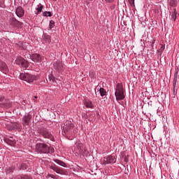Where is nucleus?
<instances>
[{
    "instance_id": "3",
    "label": "nucleus",
    "mask_w": 179,
    "mask_h": 179,
    "mask_svg": "<svg viewBox=\"0 0 179 179\" xmlns=\"http://www.w3.org/2000/svg\"><path fill=\"white\" fill-rule=\"evenodd\" d=\"M36 149L39 153H54V148H50L48 145L43 143H37Z\"/></svg>"
},
{
    "instance_id": "8",
    "label": "nucleus",
    "mask_w": 179,
    "mask_h": 179,
    "mask_svg": "<svg viewBox=\"0 0 179 179\" xmlns=\"http://www.w3.org/2000/svg\"><path fill=\"white\" fill-rule=\"evenodd\" d=\"M53 67L55 71H57L59 73H62L64 72V64L61 61H57L53 64Z\"/></svg>"
},
{
    "instance_id": "29",
    "label": "nucleus",
    "mask_w": 179,
    "mask_h": 179,
    "mask_svg": "<svg viewBox=\"0 0 179 179\" xmlns=\"http://www.w3.org/2000/svg\"><path fill=\"white\" fill-rule=\"evenodd\" d=\"M166 48V46H164V45H161V47H160V49H159V51L160 52H163L164 51V49Z\"/></svg>"
},
{
    "instance_id": "19",
    "label": "nucleus",
    "mask_w": 179,
    "mask_h": 179,
    "mask_svg": "<svg viewBox=\"0 0 179 179\" xmlns=\"http://www.w3.org/2000/svg\"><path fill=\"white\" fill-rule=\"evenodd\" d=\"M100 95L101 97H104V96H107V91L103 87L99 89Z\"/></svg>"
},
{
    "instance_id": "26",
    "label": "nucleus",
    "mask_w": 179,
    "mask_h": 179,
    "mask_svg": "<svg viewBox=\"0 0 179 179\" xmlns=\"http://www.w3.org/2000/svg\"><path fill=\"white\" fill-rule=\"evenodd\" d=\"M15 171V166H10L6 169V173H13Z\"/></svg>"
},
{
    "instance_id": "32",
    "label": "nucleus",
    "mask_w": 179,
    "mask_h": 179,
    "mask_svg": "<svg viewBox=\"0 0 179 179\" xmlns=\"http://www.w3.org/2000/svg\"><path fill=\"white\" fill-rule=\"evenodd\" d=\"M107 3H112L115 0H105Z\"/></svg>"
},
{
    "instance_id": "13",
    "label": "nucleus",
    "mask_w": 179,
    "mask_h": 179,
    "mask_svg": "<svg viewBox=\"0 0 179 179\" xmlns=\"http://www.w3.org/2000/svg\"><path fill=\"white\" fill-rule=\"evenodd\" d=\"M51 170H53L57 174H64V171L56 166L55 165H52L50 166Z\"/></svg>"
},
{
    "instance_id": "37",
    "label": "nucleus",
    "mask_w": 179,
    "mask_h": 179,
    "mask_svg": "<svg viewBox=\"0 0 179 179\" xmlns=\"http://www.w3.org/2000/svg\"><path fill=\"white\" fill-rule=\"evenodd\" d=\"M34 99H37V96H34Z\"/></svg>"
},
{
    "instance_id": "36",
    "label": "nucleus",
    "mask_w": 179,
    "mask_h": 179,
    "mask_svg": "<svg viewBox=\"0 0 179 179\" xmlns=\"http://www.w3.org/2000/svg\"><path fill=\"white\" fill-rule=\"evenodd\" d=\"M51 176H52V175L50 174V173H48V176H47V177H51Z\"/></svg>"
},
{
    "instance_id": "25",
    "label": "nucleus",
    "mask_w": 179,
    "mask_h": 179,
    "mask_svg": "<svg viewBox=\"0 0 179 179\" xmlns=\"http://www.w3.org/2000/svg\"><path fill=\"white\" fill-rule=\"evenodd\" d=\"M43 16L51 17V16H52V13L50 11H45L43 13Z\"/></svg>"
},
{
    "instance_id": "7",
    "label": "nucleus",
    "mask_w": 179,
    "mask_h": 179,
    "mask_svg": "<svg viewBox=\"0 0 179 179\" xmlns=\"http://www.w3.org/2000/svg\"><path fill=\"white\" fill-rule=\"evenodd\" d=\"M117 162V158L114 155H108L103 157V164H114Z\"/></svg>"
},
{
    "instance_id": "17",
    "label": "nucleus",
    "mask_w": 179,
    "mask_h": 179,
    "mask_svg": "<svg viewBox=\"0 0 179 179\" xmlns=\"http://www.w3.org/2000/svg\"><path fill=\"white\" fill-rule=\"evenodd\" d=\"M84 105L87 108H93V103L91 101H85Z\"/></svg>"
},
{
    "instance_id": "31",
    "label": "nucleus",
    "mask_w": 179,
    "mask_h": 179,
    "mask_svg": "<svg viewBox=\"0 0 179 179\" xmlns=\"http://www.w3.org/2000/svg\"><path fill=\"white\" fill-rule=\"evenodd\" d=\"M48 79H49L50 81L52 80V82H54V79L52 78V75L49 76Z\"/></svg>"
},
{
    "instance_id": "12",
    "label": "nucleus",
    "mask_w": 179,
    "mask_h": 179,
    "mask_svg": "<svg viewBox=\"0 0 179 179\" xmlns=\"http://www.w3.org/2000/svg\"><path fill=\"white\" fill-rule=\"evenodd\" d=\"M15 13L18 17H22L24 15V10H23V8L19 6L15 9Z\"/></svg>"
},
{
    "instance_id": "30",
    "label": "nucleus",
    "mask_w": 179,
    "mask_h": 179,
    "mask_svg": "<svg viewBox=\"0 0 179 179\" xmlns=\"http://www.w3.org/2000/svg\"><path fill=\"white\" fill-rule=\"evenodd\" d=\"M20 179H31L27 176H21Z\"/></svg>"
},
{
    "instance_id": "21",
    "label": "nucleus",
    "mask_w": 179,
    "mask_h": 179,
    "mask_svg": "<svg viewBox=\"0 0 179 179\" xmlns=\"http://www.w3.org/2000/svg\"><path fill=\"white\" fill-rule=\"evenodd\" d=\"M169 4L173 8H176V6H177L178 4V1L177 0H170Z\"/></svg>"
},
{
    "instance_id": "14",
    "label": "nucleus",
    "mask_w": 179,
    "mask_h": 179,
    "mask_svg": "<svg viewBox=\"0 0 179 179\" xmlns=\"http://www.w3.org/2000/svg\"><path fill=\"white\" fill-rule=\"evenodd\" d=\"M43 40L45 44H50V43H51V36L47 34H44Z\"/></svg>"
},
{
    "instance_id": "34",
    "label": "nucleus",
    "mask_w": 179,
    "mask_h": 179,
    "mask_svg": "<svg viewBox=\"0 0 179 179\" xmlns=\"http://www.w3.org/2000/svg\"><path fill=\"white\" fill-rule=\"evenodd\" d=\"M129 3H134L135 2V0H129Z\"/></svg>"
},
{
    "instance_id": "18",
    "label": "nucleus",
    "mask_w": 179,
    "mask_h": 179,
    "mask_svg": "<svg viewBox=\"0 0 179 179\" xmlns=\"http://www.w3.org/2000/svg\"><path fill=\"white\" fill-rule=\"evenodd\" d=\"M54 162L57 163V164H59V166H62V167H66V164L59 159H54Z\"/></svg>"
},
{
    "instance_id": "28",
    "label": "nucleus",
    "mask_w": 179,
    "mask_h": 179,
    "mask_svg": "<svg viewBox=\"0 0 179 179\" xmlns=\"http://www.w3.org/2000/svg\"><path fill=\"white\" fill-rule=\"evenodd\" d=\"M156 43V38H153L152 41H151V44H150V46L152 47V48L153 49V48L155 47V43Z\"/></svg>"
},
{
    "instance_id": "22",
    "label": "nucleus",
    "mask_w": 179,
    "mask_h": 179,
    "mask_svg": "<svg viewBox=\"0 0 179 179\" xmlns=\"http://www.w3.org/2000/svg\"><path fill=\"white\" fill-rule=\"evenodd\" d=\"M8 23H9V24H10V26H13V27H14V26L16 23V18H15V17L10 18Z\"/></svg>"
},
{
    "instance_id": "33",
    "label": "nucleus",
    "mask_w": 179,
    "mask_h": 179,
    "mask_svg": "<svg viewBox=\"0 0 179 179\" xmlns=\"http://www.w3.org/2000/svg\"><path fill=\"white\" fill-rule=\"evenodd\" d=\"M4 99L3 96H0V101H3Z\"/></svg>"
},
{
    "instance_id": "4",
    "label": "nucleus",
    "mask_w": 179,
    "mask_h": 179,
    "mask_svg": "<svg viewBox=\"0 0 179 179\" xmlns=\"http://www.w3.org/2000/svg\"><path fill=\"white\" fill-rule=\"evenodd\" d=\"M38 132L41 136H43V138H45V139H50L52 142L55 141L51 131L45 127H41L38 129Z\"/></svg>"
},
{
    "instance_id": "1",
    "label": "nucleus",
    "mask_w": 179,
    "mask_h": 179,
    "mask_svg": "<svg viewBox=\"0 0 179 179\" xmlns=\"http://www.w3.org/2000/svg\"><path fill=\"white\" fill-rule=\"evenodd\" d=\"M73 123L71 121H66L64 124V126L62 127V135L64 136H66L69 141H72L73 139V137H68V135L71 134V131L73 129Z\"/></svg>"
},
{
    "instance_id": "9",
    "label": "nucleus",
    "mask_w": 179,
    "mask_h": 179,
    "mask_svg": "<svg viewBox=\"0 0 179 179\" xmlns=\"http://www.w3.org/2000/svg\"><path fill=\"white\" fill-rule=\"evenodd\" d=\"M29 59H31L34 62H41L43 61V57L37 53H34L29 55Z\"/></svg>"
},
{
    "instance_id": "6",
    "label": "nucleus",
    "mask_w": 179,
    "mask_h": 179,
    "mask_svg": "<svg viewBox=\"0 0 179 179\" xmlns=\"http://www.w3.org/2000/svg\"><path fill=\"white\" fill-rule=\"evenodd\" d=\"M15 63L16 65H19L22 69H26L29 68V62L26 61L22 56H17L16 58Z\"/></svg>"
},
{
    "instance_id": "38",
    "label": "nucleus",
    "mask_w": 179,
    "mask_h": 179,
    "mask_svg": "<svg viewBox=\"0 0 179 179\" xmlns=\"http://www.w3.org/2000/svg\"><path fill=\"white\" fill-rule=\"evenodd\" d=\"M90 1H93V0H90Z\"/></svg>"
},
{
    "instance_id": "24",
    "label": "nucleus",
    "mask_w": 179,
    "mask_h": 179,
    "mask_svg": "<svg viewBox=\"0 0 179 179\" xmlns=\"http://www.w3.org/2000/svg\"><path fill=\"white\" fill-rule=\"evenodd\" d=\"M22 24H23L22 22L16 20L14 27H16L17 29H20V27H22Z\"/></svg>"
},
{
    "instance_id": "27",
    "label": "nucleus",
    "mask_w": 179,
    "mask_h": 179,
    "mask_svg": "<svg viewBox=\"0 0 179 179\" xmlns=\"http://www.w3.org/2000/svg\"><path fill=\"white\" fill-rule=\"evenodd\" d=\"M55 24V22L54 20L50 21V24H49L50 30H51L52 29H54Z\"/></svg>"
},
{
    "instance_id": "16",
    "label": "nucleus",
    "mask_w": 179,
    "mask_h": 179,
    "mask_svg": "<svg viewBox=\"0 0 179 179\" xmlns=\"http://www.w3.org/2000/svg\"><path fill=\"white\" fill-rule=\"evenodd\" d=\"M43 8H44V6H43L41 3H39L36 8V11H35L36 15H38V13H41V12H43Z\"/></svg>"
},
{
    "instance_id": "11",
    "label": "nucleus",
    "mask_w": 179,
    "mask_h": 179,
    "mask_svg": "<svg viewBox=\"0 0 179 179\" xmlns=\"http://www.w3.org/2000/svg\"><path fill=\"white\" fill-rule=\"evenodd\" d=\"M0 71L5 74L9 72V69L8 68V65L6 64V63H5V62L0 61Z\"/></svg>"
},
{
    "instance_id": "15",
    "label": "nucleus",
    "mask_w": 179,
    "mask_h": 179,
    "mask_svg": "<svg viewBox=\"0 0 179 179\" xmlns=\"http://www.w3.org/2000/svg\"><path fill=\"white\" fill-rule=\"evenodd\" d=\"M178 66H176L174 78H173V86L177 85V79L178 78Z\"/></svg>"
},
{
    "instance_id": "20",
    "label": "nucleus",
    "mask_w": 179,
    "mask_h": 179,
    "mask_svg": "<svg viewBox=\"0 0 179 179\" xmlns=\"http://www.w3.org/2000/svg\"><path fill=\"white\" fill-rule=\"evenodd\" d=\"M6 143H7V145H10V146H13L15 145V140H10L9 138H6L5 140Z\"/></svg>"
},
{
    "instance_id": "5",
    "label": "nucleus",
    "mask_w": 179,
    "mask_h": 179,
    "mask_svg": "<svg viewBox=\"0 0 179 179\" xmlns=\"http://www.w3.org/2000/svg\"><path fill=\"white\" fill-rule=\"evenodd\" d=\"M115 96L116 100H124V99H125V95L124 94V86H122V84L117 83L116 85Z\"/></svg>"
},
{
    "instance_id": "2",
    "label": "nucleus",
    "mask_w": 179,
    "mask_h": 179,
    "mask_svg": "<svg viewBox=\"0 0 179 179\" xmlns=\"http://www.w3.org/2000/svg\"><path fill=\"white\" fill-rule=\"evenodd\" d=\"M20 79L24 80L27 83H33L37 80V76L29 73H22L20 74Z\"/></svg>"
},
{
    "instance_id": "23",
    "label": "nucleus",
    "mask_w": 179,
    "mask_h": 179,
    "mask_svg": "<svg viewBox=\"0 0 179 179\" xmlns=\"http://www.w3.org/2000/svg\"><path fill=\"white\" fill-rule=\"evenodd\" d=\"M177 19V10L176 8L173 9V13L171 15V20H173V22H176V20Z\"/></svg>"
},
{
    "instance_id": "35",
    "label": "nucleus",
    "mask_w": 179,
    "mask_h": 179,
    "mask_svg": "<svg viewBox=\"0 0 179 179\" xmlns=\"http://www.w3.org/2000/svg\"><path fill=\"white\" fill-rule=\"evenodd\" d=\"M21 169H22V170H26L27 168H26V166H24V167L22 166Z\"/></svg>"
},
{
    "instance_id": "10",
    "label": "nucleus",
    "mask_w": 179,
    "mask_h": 179,
    "mask_svg": "<svg viewBox=\"0 0 179 179\" xmlns=\"http://www.w3.org/2000/svg\"><path fill=\"white\" fill-rule=\"evenodd\" d=\"M30 120H31V115H25L22 117V125L23 127H27L30 124Z\"/></svg>"
}]
</instances>
